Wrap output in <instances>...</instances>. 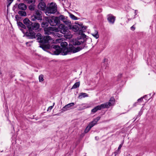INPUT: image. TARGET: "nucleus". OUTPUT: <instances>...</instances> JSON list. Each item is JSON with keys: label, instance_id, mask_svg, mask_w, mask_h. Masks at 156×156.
Returning a JSON list of instances; mask_svg holds the SVG:
<instances>
[{"label": "nucleus", "instance_id": "f257e3e1", "mask_svg": "<svg viewBox=\"0 0 156 156\" xmlns=\"http://www.w3.org/2000/svg\"><path fill=\"white\" fill-rule=\"evenodd\" d=\"M22 22H17L19 28L28 39H33L36 38L35 34L33 30H36L39 28L40 25L37 23L32 22L27 18L24 19Z\"/></svg>", "mask_w": 156, "mask_h": 156}, {"label": "nucleus", "instance_id": "f03ea898", "mask_svg": "<svg viewBox=\"0 0 156 156\" xmlns=\"http://www.w3.org/2000/svg\"><path fill=\"white\" fill-rule=\"evenodd\" d=\"M86 42V40L84 39L82 40L78 38L73 39L71 42V45H70L69 47L66 52H63L62 55H67L69 52L76 53L80 51L84 48H87Z\"/></svg>", "mask_w": 156, "mask_h": 156}, {"label": "nucleus", "instance_id": "7ed1b4c3", "mask_svg": "<svg viewBox=\"0 0 156 156\" xmlns=\"http://www.w3.org/2000/svg\"><path fill=\"white\" fill-rule=\"evenodd\" d=\"M147 95H145L144 96L141 97L137 100V102L134 103L133 104V106L141 107H143L145 104L149 101V99L146 98V97Z\"/></svg>", "mask_w": 156, "mask_h": 156}, {"label": "nucleus", "instance_id": "20e7f679", "mask_svg": "<svg viewBox=\"0 0 156 156\" xmlns=\"http://www.w3.org/2000/svg\"><path fill=\"white\" fill-rule=\"evenodd\" d=\"M58 18V17L54 16L48 17L46 19V21H47L52 26L59 25L60 22Z\"/></svg>", "mask_w": 156, "mask_h": 156}, {"label": "nucleus", "instance_id": "39448f33", "mask_svg": "<svg viewBox=\"0 0 156 156\" xmlns=\"http://www.w3.org/2000/svg\"><path fill=\"white\" fill-rule=\"evenodd\" d=\"M115 100L113 97H112L110 98L108 102L105 103L100 105L94 106V107H109L113 106L115 104Z\"/></svg>", "mask_w": 156, "mask_h": 156}, {"label": "nucleus", "instance_id": "423d86ee", "mask_svg": "<svg viewBox=\"0 0 156 156\" xmlns=\"http://www.w3.org/2000/svg\"><path fill=\"white\" fill-rule=\"evenodd\" d=\"M51 51L52 52H49L51 54L53 55H58L60 53H62V50L61 49L60 47L57 45H52L51 46ZM49 52L48 51H47Z\"/></svg>", "mask_w": 156, "mask_h": 156}, {"label": "nucleus", "instance_id": "0eeeda50", "mask_svg": "<svg viewBox=\"0 0 156 156\" xmlns=\"http://www.w3.org/2000/svg\"><path fill=\"white\" fill-rule=\"evenodd\" d=\"M53 3L51 2L48 6L47 7L45 13L48 15V14H54L57 11V7L55 4L53 5Z\"/></svg>", "mask_w": 156, "mask_h": 156}, {"label": "nucleus", "instance_id": "6e6552de", "mask_svg": "<svg viewBox=\"0 0 156 156\" xmlns=\"http://www.w3.org/2000/svg\"><path fill=\"white\" fill-rule=\"evenodd\" d=\"M35 12V15L34 14L31 16V20L34 21L36 19L41 20H42V12L36 9Z\"/></svg>", "mask_w": 156, "mask_h": 156}, {"label": "nucleus", "instance_id": "1a4fd4ad", "mask_svg": "<svg viewBox=\"0 0 156 156\" xmlns=\"http://www.w3.org/2000/svg\"><path fill=\"white\" fill-rule=\"evenodd\" d=\"M87 27L86 26H84L83 27V28H82L80 30L78 34L79 35H80V36L77 37L78 38H79V39L83 40H86V41H87V37H88L83 32L85 31V30L87 29Z\"/></svg>", "mask_w": 156, "mask_h": 156}, {"label": "nucleus", "instance_id": "9d476101", "mask_svg": "<svg viewBox=\"0 0 156 156\" xmlns=\"http://www.w3.org/2000/svg\"><path fill=\"white\" fill-rule=\"evenodd\" d=\"M59 28L61 29V33L63 34H67L68 33L69 30L67 27L63 24H60L59 25Z\"/></svg>", "mask_w": 156, "mask_h": 156}, {"label": "nucleus", "instance_id": "9b49d317", "mask_svg": "<svg viewBox=\"0 0 156 156\" xmlns=\"http://www.w3.org/2000/svg\"><path fill=\"white\" fill-rule=\"evenodd\" d=\"M41 39V41H39V42L43 44L48 42L51 39V37L48 36H43Z\"/></svg>", "mask_w": 156, "mask_h": 156}, {"label": "nucleus", "instance_id": "f8f14e48", "mask_svg": "<svg viewBox=\"0 0 156 156\" xmlns=\"http://www.w3.org/2000/svg\"><path fill=\"white\" fill-rule=\"evenodd\" d=\"M107 20L110 23L113 24L115 20V17L112 14L108 15L107 16Z\"/></svg>", "mask_w": 156, "mask_h": 156}, {"label": "nucleus", "instance_id": "ddd939ff", "mask_svg": "<svg viewBox=\"0 0 156 156\" xmlns=\"http://www.w3.org/2000/svg\"><path fill=\"white\" fill-rule=\"evenodd\" d=\"M61 46L62 47V48H61V50H62V55L63 52H66L68 48H67V46L68 45L67 43L66 42H62L60 44Z\"/></svg>", "mask_w": 156, "mask_h": 156}, {"label": "nucleus", "instance_id": "4468645a", "mask_svg": "<svg viewBox=\"0 0 156 156\" xmlns=\"http://www.w3.org/2000/svg\"><path fill=\"white\" fill-rule=\"evenodd\" d=\"M100 117L98 116L96 118L94 119L92 122L89 123V126H90L92 127L94 125L97 124V122L99 120H100Z\"/></svg>", "mask_w": 156, "mask_h": 156}, {"label": "nucleus", "instance_id": "2eb2a0df", "mask_svg": "<svg viewBox=\"0 0 156 156\" xmlns=\"http://www.w3.org/2000/svg\"><path fill=\"white\" fill-rule=\"evenodd\" d=\"M51 46L49 44H40V47L44 51H46L47 49H49L51 51Z\"/></svg>", "mask_w": 156, "mask_h": 156}, {"label": "nucleus", "instance_id": "dca6fc26", "mask_svg": "<svg viewBox=\"0 0 156 156\" xmlns=\"http://www.w3.org/2000/svg\"><path fill=\"white\" fill-rule=\"evenodd\" d=\"M37 7L40 10H44L46 7V5L44 2H41L39 3Z\"/></svg>", "mask_w": 156, "mask_h": 156}, {"label": "nucleus", "instance_id": "f3484780", "mask_svg": "<svg viewBox=\"0 0 156 156\" xmlns=\"http://www.w3.org/2000/svg\"><path fill=\"white\" fill-rule=\"evenodd\" d=\"M69 29L70 30H72L73 31L75 32L79 31L80 30V28L79 26L78 25H70L69 26Z\"/></svg>", "mask_w": 156, "mask_h": 156}, {"label": "nucleus", "instance_id": "a211bd4d", "mask_svg": "<svg viewBox=\"0 0 156 156\" xmlns=\"http://www.w3.org/2000/svg\"><path fill=\"white\" fill-rule=\"evenodd\" d=\"M18 7L19 9L22 10H25L27 8L26 5L23 3L19 4L18 5Z\"/></svg>", "mask_w": 156, "mask_h": 156}, {"label": "nucleus", "instance_id": "6ab92c4d", "mask_svg": "<svg viewBox=\"0 0 156 156\" xmlns=\"http://www.w3.org/2000/svg\"><path fill=\"white\" fill-rule=\"evenodd\" d=\"M51 27H48L44 29V33L45 34L49 35L51 34L52 32L51 30H52Z\"/></svg>", "mask_w": 156, "mask_h": 156}, {"label": "nucleus", "instance_id": "aec40b11", "mask_svg": "<svg viewBox=\"0 0 156 156\" xmlns=\"http://www.w3.org/2000/svg\"><path fill=\"white\" fill-rule=\"evenodd\" d=\"M88 97V95L86 93H81L79 94L78 98L80 99H81L83 98H84Z\"/></svg>", "mask_w": 156, "mask_h": 156}, {"label": "nucleus", "instance_id": "412c9836", "mask_svg": "<svg viewBox=\"0 0 156 156\" xmlns=\"http://www.w3.org/2000/svg\"><path fill=\"white\" fill-rule=\"evenodd\" d=\"M144 110V109H143V108H142L140 110L139 112L138 115H136L134 118V119L135 118L134 121H135L138 117H140L141 115L143 113Z\"/></svg>", "mask_w": 156, "mask_h": 156}, {"label": "nucleus", "instance_id": "4be33fe9", "mask_svg": "<svg viewBox=\"0 0 156 156\" xmlns=\"http://www.w3.org/2000/svg\"><path fill=\"white\" fill-rule=\"evenodd\" d=\"M92 128V127L90 126L89 125V124L85 129L84 133L82 134L83 136H84L85 133H87Z\"/></svg>", "mask_w": 156, "mask_h": 156}, {"label": "nucleus", "instance_id": "5701e85b", "mask_svg": "<svg viewBox=\"0 0 156 156\" xmlns=\"http://www.w3.org/2000/svg\"><path fill=\"white\" fill-rule=\"evenodd\" d=\"M19 14L21 16H26L27 15L26 12L25 11L22 10L19 11L18 12Z\"/></svg>", "mask_w": 156, "mask_h": 156}, {"label": "nucleus", "instance_id": "b1692460", "mask_svg": "<svg viewBox=\"0 0 156 156\" xmlns=\"http://www.w3.org/2000/svg\"><path fill=\"white\" fill-rule=\"evenodd\" d=\"M48 23H49L47 21H46H46L43 22L42 23L41 26L42 27L45 28H46V27H47L48 25Z\"/></svg>", "mask_w": 156, "mask_h": 156}, {"label": "nucleus", "instance_id": "393cba45", "mask_svg": "<svg viewBox=\"0 0 156 156\" xmlns=\"http://www.w3.org/2000/svg\"><path fill=\"white\" fill-rule=\"evenodd\" d=\"M68 108H62L61 110H59V112L58 113H57L56 114H53L54 115H59L62 112H63L65 111H66L67 110H69V109H67Z\"/></svg>", "mask_w": 156, "mask_h": 156}, {"label": "nucleus", "instance_id": "a878e982", "mask_svg": "<svg viewBox=\"0 0 156 156\" xmlns=\"http://www.w3.org/2000/svg\"><path fill=\"white\" fill-rule=\"evenodd\" d=\"M80 85V83L79 82L76 83L73 86L71 89H76Z\"/></svg>", "mask_w": 156, "mask_h": 156}, {"label": "nucleus", "instance_id": "bb28decb", "mask_svg": "<svg viewBox=\"0 0 156 156\" xmlns=\"http://www.w3.org/2000/svg\"><path fill=\"white\" fill-rule=\"evenodd\" d=\"M69 16L73 20H76L80 19V18L76 17L74 15L71 13L69 14Z\"/></svg>", "mask_w": 156, "mask_h": 156}, {"label": "nucleus", "instance_id": "cd10ccee", "mask_svg": "<svg viewBox=\"0 0 156 156\" xmlns=\"http://www.w3.org/2000/svg\"><path fill=\"white\" fill-rule=\"evenodd\" d=\"M13 0H7V10L9 8V6L10 5L11 3L12 2Z\"/></svg>", "mask_w": 156, "mask_h": 156}, {"label": "nucleus", "instance_id": "c85d7f7f", "mask_svg": "<svg viewBox=\"0 0 156 156\" xmlns=\"http://www.w3.org/2000/svg\"><path fill=\"white\" fill-rule=\"evenodd\" d=\"M36 36L37 37V39L39 40V41H41L42 39L41 38L43 37V36H42L41 34L39 33H37Z\"/></svg>", "mask_w": 156, "mask_h": 156}, {"label": "nucleus", "instance_id": "c756f323", "mask_svg": "<svg viewBox=\"0 0 156 156\" xmlns=\"http://www.w3.org/2000/svg\"><path fill=\"white\" fill-rule=\"evenodd\" d=\"M58 18L59 20H60L63 22L66 19H65V16L63 15H60L59 17H58Z\"/></svg>", "mask_w": 156, "mask_h": 156}, {"label": "nucleus", "instance_id": "7c9ffc66", "mask_svg": "<svg viewBox=\"0 0 156 156\" xmlns=\"http://www.w3.org/2000/svg\"><path fill=\"white\" fill-rule=\"evenodd\" d=\"M102 108H94L93 109L91 110V112L92 113H95L98 110H101V109Z\"/></svg>", "mask_w": 156, "mask_h": 156}, {"label": "nucleus", "instance_id": "2f4dec72", "mask_svg": "<svg viewBox=\"0 0 156 156\" xmlns=\"http://www.w3.org/2000/svg\"><path fill=\"white\" fill-rule=\"evenodd\" d=\"M74 105V103H71L65 105L63 107H70L73 106Z\"/></svg>", "mask_w": 156, "mask_h": 156}, {"label": "nucleus", "instance_id": "473e14b6", "mask_svg": "<svg viewBox=\"0 0 156 156\" xmlns=\"http://www.w3.org/2000/svg\"><path fill=\"white\" fill-rule=\"evenodd\" d=\"M28 8L30 10L32 11L34 10V5H30L28 7Z\"/></svg>", "mask_w": 156, "mask_h": 156}, {"label": "nucleus", "instance_id": "72a5a7b5", "mask_svg": "<svg viewBox=\"0 0 156 156\" xmlns=\"http://www.w3.org/2000/svg\"><path fill=\"white\" fill-rule=\"evenodd\" d=\"M15 18L17 22H18V20H22V17H19L18 15H16Z\"/></svg>", "mask_w": 156, "mask_h": 156}, {"label": "nucleus", "instance_id": "f704fd0d", "mask_svg": "<svg viewBox=\"0 0 156 156\" xmlns=\"http://www.w3.org/2000/svg\"><path fill=\"white\" fill-rule=\"evenodd\" d=\"M39 81L40 82H42L43 81V76L42 75H40L39 76Z\"/></svg>", "mask_w": 156, "mask_h": 156}, {"label": "nucleus", "instance_id": "c9c22d12", "mask_svg": "<svg viewBox=\"0 0 156 156\" xmlns=\"http://www.w3.org/2000/svg\"><path fill=\"white\" fill-rule=\"evenodd\" d=\"M122 74H120L119 75H118L117 77V81H121L120 79L122 77Z\"/></svg>", "mask_w": 156, "mask_h": 156}, {"label": "nucleus", "instance_id": "e433bc0d", "mask_svg": "<svg viewBox=\"0 0 156 156\" xmlns=\"http://www.w3.org/2000/svg\"><path fill=\"white\" fill-rule=\"evenodd\" d=\"M92 35L94 37H95L96 39H98L99 37V35L98 33L96 34H92Z\"/></svg>", "mask_w": 156, "mask_h": 156}, {"label": "nucleus", "instance_id": "4c0bfd02", "mask_svg": "<svg viewBox=\"0 0 156 156\" xmlns=\"http://www.w3.org/2000/svg\"><path fill=\"white\" fill-rule=\"evenodd\" d=\"M18 4L17 3H16L14 5V6H13V8H12V10L13 11H14V12L15 11V9L18 6Z\"/></svg>", "mask_w": 156, "mask_h": 156}, {"label": "nucleus", "instance_id": "58836bf2", "mask_svg": "<svg viewBox=\"0 0 156 156\" xmlns=\"http://www.w3.org/2000/svg\"><path fill=\"white\" fill-rule=\"evenodd\" d=\"M63 22L66 25L68 24L69 23L71 24V22L70 21H67L66 20L64 21Z\"/></svg>", "mask_w": 156, "mask_h": 156}, {"label": "nucleus", "instance_id": "ea45409f", "mask_svg": "<svg viewBox=\"0 0 156 156\" xmlns=\"http://www.w3.org/2000/svg\"><path fill=\"white\" fill-rule=\"evenodd\" d=\"M78 25L80 26L81 29L82 28H83V27L84 26L82 23H79L78 24Z\"/></svg>", "mask_w": 156, "mask_h": 156}, {"label": "nucleus", "instance_id": "a19ab883", "mask_svg": "<svg viewBox=\"0 0 156 156\" xmlns=\"http://www.w3.org/2000/svg\"><path fill=\"white\" fill-rule=\"evenodd\" d=\"M122 145H123V144H121L119 145V146L118 148V151H119V150H120L121 149Z\"/></svg>", "mask_w": 156, "mask_h": 156}, {"label": "nucleus", "instance_id": "79ce46f5", "mask_svg": "<svg viewBox=\"0 0 156 156\" xmlns=\"http://www.w3.org/2000/svg\"><path fill=\"white\" fill-rule=\"evenodd\" d=\"M135 27L134 25H133L132 26L130 27L131 30H135Z\"/></svg>", "mask_w": 156, "mask_h": 156}, {"label": "nucleus", "instance_id": "37998d69", "mask_svg": "<svg viewBox=\"0 0 156 156\" xmlns=\"http://www.w3.org/2000/svg\"><path fill=\"white\" fill-rule=\"evenodd\" d=\"M151 94H150L149 95H147V96L146 97V98H147L148 99H149V100L150 99Z\"/></svg>", "mask_w": 156, "mask_h": 156}, {"label": "nucleus", "instance_id": "c03bdc74", "mask_svg": "<svg viewBox=\"0 0 156 156\" xmlns=\"http://www.w3.org/2000/svg\"><path fill=\"white\" fill-rule=\"evenodd\" d=\"M52 108H47V112H50Z\"/></svg>", "mask_w": 156, "mask_h": 156}, {"label": "nucleus", "instance_id": "a18cd8bd", "mask_svg": "<svg viewBox=\"0 0 156 156\" xmlns=\"http://www.w3.org/2000/svg\"><path fill=\"white\" fill-rule=\"evenodd\" d=\"M58 108H55L53 110V112H55V113L56 111Z\"/></svg>", "mask_w": 156, "mask_h": 156}, {"label": "nucleus", "instance_id": "49530a36", "mask_svg": "<svg viewBox=\"0 0 156 156\" xmlns=\"http://www.w3.org/2000/svg\"><path fill=\"white\" fill-rule=\"evenodd\" d=\"M119 153V151H115L114 152L115 156H116V155H117Z\"/></svg>", "mask_w": 156, "mask_h": 156}, {"label": "nucleus", "instance_id": "de8ad7c7", "mask_svg": "<svg viewBox=\"0 0 156 156\" xmlns=\"http://www.w3.org/2000/svg\"><path fill=\"white\" fill-rule=\"evenodd\" d=\"M28 1V2L29 3H32L33 2V0H27Z\"/></svg>", "mask_w": 156, "mask_h": 156}, {"label": "nucleus", "instance_id": "09e8293b", "mask_svg": "<svg viewBox=\"0 0 156 156\" xmlns=\"http://www.w3.org/2000/svg\"><path fill=\"white\" fill-rule=\"evenodd\" d=\"M12 129L14 131V132H15L14 127V126L13 125H12Z\"/></svg>", "mask_w": 156, "mask_h": 156}, {"label": "nucleus", "instance_id": "8fccbe9b", "mask_svg": "<svg viewBox=\"0 0 156 156\" xmlns=\"http://www.w3.org/2000/svg\"><path fill=\"white\" fill-rule=\"evenodd\" d=\"M135 15H136L137 14V11L136 10H135Z\"/></svg>", "mask_w": 156, "mask_h": 156}, {"label": "nucleus", "instance_id": "3c124183", "mask_svg": "<svg viewBox=\"0 0 156 156\" xmlns=\"http://www.w3.org/2000/svg\"><path fill=\"white\" fill-rule=\"evenodd\" d=\"M79 23L77 21V22H75V24H77L78 25V24L79 23Z\"/></svg>", "mask_w": 156, "mask_h": 156}, {"label": "nucleus", "instance_id": "603ef678", "mask_svg": "<svg viewBox=\"0 0 156 156\" xmlns=\"http://www.w3.org/2000/svg\"><path fill=\"white\" fill-rule=\"evenodd\" d=\"M55 103H53V105L52 106H49L48 107H53L54 106Z\"/></svg>", "mask_w": 156, "mask_h": 156}, {"label": "nucleus", "instance_id": "864d4df0", "mask_svg": "<svg viewBox=\"0 0 156 156\" xmlns=\"http://www.w3.org/2000/svg\"><path fill=\"white\" fill-rule=\"evenodd\" d=\"M95 139L96 140H98V137H97V136H96V137H95Z\"/></svg>", "mask_w": 156, "mask_h": 156}, {"label": "nucleus", "instance_id": "5fc2aeb1", "mask_svg": "<svg viewBox=\"0 0 156 156\" xmlns=\"http://www.w3.org/2000/svg\"><path fill=\"white\" fill-rule=\"evenodd\" d=\"M83 107H87V108H88V107H89L88 106H83Z\"/></svg>", "mask_w": 156, "mask_h": 156}, {"label": "nucleus", "instance_id": "6e6d98bb", "mask_svg": "<svg viewBox=\"0 0 156 156\" xmlns=\"http://www.w3.org/2000/svg\"><path fill=\"white\" fill-rule=\"evenodd\" d=\"M131 20V19L129 18V19H128V21H129V20Z\"/></svg>", "mask_w": 156, "mask_h": 156}, {"label": "nucleus", "instance_id": "4d7b16f0", "mask_svg": "<svg viewBox=\"0 0 156 156\" xmlns=\"http://www.w3.org/2000/svg\"><path fill=\"white\" fill-rule=\"evenodd\" d=\"M126 112H122V114H125V113H126Z\"/></svg>", "mask_w": 156, "mask_h": 156}, {"label": "nucleus", "instance_id": "13d9d810", "mask_svg": "<svg viewBox=\"0 0 156 156\" xmlns=\"http://www.w3.org/2000/svg\"><path fill=\"white\" fill-rule=\"evenodd\" d=\"M28 43V42H27L26 43V44H27Z\"/></svg>", "mask_w": 156, "mask_h": 156}, {"label": "nucleus", "instance_id": "bf43d9fd", "mask_svg": "<svg viewBox=\"0 0 156 156\" xmlns=\"http://www.w3.org/2000/svg\"><path fill=\"white\" fill-rule=\"evenodd\" d=\"M127 111V112L128 111H129V110H126Z\"/></svg>", "mask_w": 156, "mask_h": 156}, {"label": "nucleus", "instance_id": "052dcab7", "mask_svg": "<svg viewBox=\"0 0 156 156\" xmlns=\"http://www.w3.org/2000/svg\"><path fill=\"white\" fill-rule=\"evenodd\" d=\"M105 59H104V62L105 61Z\"/></svg>", "mask_w": 156, "mask_h": 156}, {"label": "nucleus", "instance_id": "680f3d73", "mask_svg": "<svg viewBox=\"0 0 156 156\" xmlns=\"http://www.w3.org/2000/svg\"><path fill=\"white\" fill-rule=\"evenodd\" d=\"M83 109H81L80 110H82Z\"/></svg>", "mask_w": 156, "mask_h": 156}, {"label": "nucleus", "instance_id": "e2e57ef3", "mask_svg": "<svg viewBox=\"0 0 156 156\" xmlns=\"http://www.w3.org/2000/svg\"><path fill=\"white\" fill-rule=\"evenodd\" d=\"M31 154H32V153H31L30 154V155H31Z\"/></svg>", "mask_w": 156, "mask_h": 156}]
</instances>
